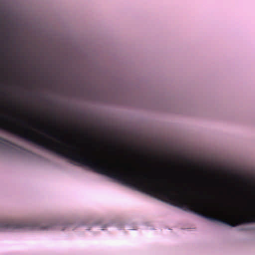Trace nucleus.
Instances as JSON below:
<instances>
[{"label":"nucleus","instance_id":"obj_1","mask_svg":"<svg viewBox=\"0 0 255 255\" xmlns=\"http://www.w3.org/2000/svg\"><path fill=\"white\" fill-rule=\"evenodd\" d=\"M54 228L52 223H36L15 221H0V231L14 229L48 230Z\"/></svg>","mask_w":255,"mask_h":255},{"label":"nucleus","instance_id":"obj_2","mask_svg":"<svg viewBox=\"0 0 255 255\" xmlns=\"http://www.w3.org/2000/svg\"><path fill=\"white\" fill-rule=\"evenodd\" d=\"M0 146L5 148V149H13L15 147H20L18 146L16 144L0 137Z\"/></svg>","mask_w":255,"mask_h":255},{"label":"nucleus","instance_id":"obj_3","mask_svg":"<svg viewBox=\"0 0 255 255\" xmlns=\"http://www.w3.org/2000/svg\"><path fill=\"white\" fill-rule=\"evenodd\" d=\"M70 226V224H65L64 225V228H61L60 226H59L58 227V229L60 230H64L65 229H66L67 228H68Z\"/></svg>","mask_w":255,"mask_h":255},{"label":"nucleus","instance_id":"obj_4","mask_svg":"<svg viewBox=\"0 0 255 255\" xmlns=\"http://www.w3.org/2000/svg\"><path fill=\"white\" fill-rule=\"evenodd\" d=\"M54 118L55 119L56 118V115L55 114H54Z\"/></svg>","mask_w":255,"mask_h":255}]
</instances>
